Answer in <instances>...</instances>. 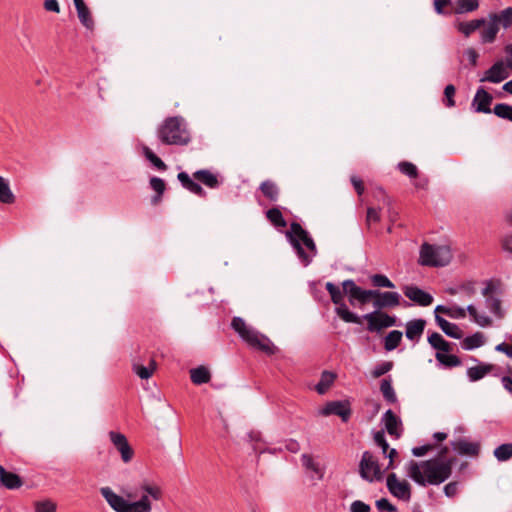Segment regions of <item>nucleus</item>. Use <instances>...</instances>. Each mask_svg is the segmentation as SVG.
Masks as SVG:
<instances>
[{"label":"nucleus","instance_id":"obj_15","mask_svg":"<svg viewBox=\"0 0 512 512\" xmlns=\"http://www.w3.org/2000/svg\"><path fill=\"white\" fill-rule=\"evenodd\" d=\"M373 306L378 309L396 307L400 304V295L397 292H380L373 290Z\"/></svg>","mask_w":512,"mask_h":512},{"label":"nucleus","instance_id":"obj_35","mask_svg":"<svg viewBox=\"0 0 512 512\" xmlns=\"http://www.w3.org/2000/svg\"><path fill=\"white\" fill-rule=\"evenodd\" d=\"M260 190L262 191L263 195L270 201H276L278 199L279 190L274 182L270 180L262 182L260 185Z\"/></svg>","mask_w":512,"mask_h":512},{"label":"nucleus","instance_id":"obj_52","mask_svg":"<svg viewBox=\"0 0 512 512\" xmlns=\"http://www.w3.org/2000/svg\"><path fill=\"white\" fill-rule=\"evenodd\" d=\"M452 5V0H434V10L438 15H444L447 12L445 8Z\"/></svg>","mask_w":512,"mask_h":512},{"label":"nucleus","instance_id":"obj_56","mask_svg":"<svg viewBox=\"0 0 512 512\" xmlns=\"http://www.w3.org/2000/svg\"><path fill=\"white\" fill-rule=\"evenodd\" d=\"M458 492V483L457 482H450L444 486V493L448 497H453Z\"/></svg>","mask_w":512,"mask_h":512},{"label":"nucleus","instance_id":"obj_23","mask_svg":"<svg viewBox=\"0 0 512 512\" xmlns=\"http://www.w3.org/2000/svg\"><path fill=\"white\" fill-rule=\"evenodd\" d=\"M479 7V0H454L452 12L458 15L468 14L477 11Z\"/></svg>","mask_w":512,"mask_h":512},{"label":"nucleus","instance_id":"obj_42","mask_svg":"<svg viewBox=\"0 0 512 512\" xmlns=\"http://www.w3.org/2000/svg\"><path fill=\"white\" fill-rule=\"evenodd\" d=\"M380 390H381L383 397L385 398L386 401H388L389 403L396 402L397 397H396L395 391L392 387L390 380H388V379L382 380L381 385H380Z\"/></svg>","mask_w":512,"mask_h":512},{"label":"nucleus","instance_id":"obj_48","mask_svg":"<svg viewBox=\"0 0 512 512\" xmlns=\"http://www.w3.org/2000/svg\"><path fill=\"white\" fill-rule=\"evenodd\" d=\"M35 512H56V504L49 500L36 501L34 504Z\"/></svg>","mask_w":512,"mask_h":512},{"label":"nucleus","instance_id":"obj_7","mask_svg":"<svg viewBox=\"0 0 512 512\" xmlns=\"http://www.w3.org/2000/svg\"><path fill=\"white\" fill-rule=\"evenodd\" d=\"M452 259V252L447 245L424 243L420 248L419 263L423 266H446Z\"/></svg>","mask_w":512,"mask_h":512},{"label":"nucleus","instance_id":"obj_11","mask_svg":"<svg viewBox=\"0 0 512 512\" xmlns=\"http://www.w3.org/2000/svg\"><path fill=\"white\" fill-rule=\"evenodd\" d=\"M367 321V329L370 332H379L380 330L392 327L396 323V318L381 311H374L363 316Z\"/></svg>","mask_w":512,"mask_h":512},{"label":"nucleus","instance_id":"obj_54","mask_svg":"<svg viewBox=\"0 0 512 512\" xmlns=\"http://www.w3.org/2000/svg\"><path fill=\"white\" fill-rule=\"evenodd\" d=\"M366 221L368 225H371L373 223H377L380 221V212L379 210L375 208H368L367 210V216Z\"/></svg>","mask_w":512,"mask_h":512},{"label":"nucleus","instance_id":"obj_17","mask_svg":"<svg viewBox=\"0 0 512 512\" xmlns=\"http://www.w3.org/2000/svg\"><path fill=\"white\" fill-rule=\"evenodd\" d=\"M507 68V64H505L503 61H497L486 71L485 76L481 79V81L500 83L509 76Z\"/></svg>","mask_w":512,"mask_h":512},{"label":"nucleus","instance_id":"obj_60","mask_svg":"<svg viewBox=\"0 0 512 512\" xmlns=\"http://www.w3.org/2000/svg\"><path fill=\"white\" fill-rule=\"evenodd\" d=\"M494 455L499 461H506L512 457V450H494Z\"/></svg>","mask_w":512,"mask_h":512},{"label":"nucleus","instance_id":"obj_37","mask_svg":"<svg viewBox=\"0 0 512 512\" xmlns=\"http://www.w3.org/2000/svg\"><path fill=\"white\" fill-rule=\"evenodd\" d=\"M334 380L335 375L333 373L324 371L321 375L320 381L315 387L316 391L321 395L325 394L333 384Z\"/></svg>","mask_w":512,"mask_h":512},{"label":"nucleus","instance_id":"obj_46","mask_svg":"<svg viewBox=\"0 0 512 512\" xmlns=\"http://www.w3.org/2000/svg\"><path fill=\"white\" fill-rule=\"evenodd\" d=\"M110 441L116 448H130L126 436L122 433L111 431L109 433Z\"/></svg>","mask_w":512,"mask_h":512},{"label":"nucleus","instance_id":"obj_12","mask_svg":"<svg viewBox=\"0 0 512 512\" xmlns=\"http://www.w3.org/2000/svg\"><path fill=\"white\" fill-rule=\"evenodd\" d=\"M344 292L348 295L350 304L354 305L356 302L364 305L372 299L373 290H365L357 286L351 279L342 282Z\"/></svg>","mask_w":512,"mask_h":512},{"label":"nucleus","instance_id":"obj_63","mask_svg":"<svg viewBox=\"0 0 512 512\" xmlns=\"http://www.w3.org/2000/svg\"><path fill=\"white\" fill-rule=\"evenodd\" d=\"M465 55L467 56L469 62L475 66L477 64V59H478V53L476 52L475 49L473 48H468L466 51H465Z\"/></svg>","mask_w":512,"mask_h":512},{"label":"nucleus","instance_id":"obj_34","mask_svg":"<svg viewBox=\"0 0 512 512\" xmlns=\"http://www.w3.org/2000/svg\"><path fill=\"white\" fill-rule=\"evenodd\" d=\"M402 336L403 334L399 330H393L389 332L384 339L385 350L392 351L396 349L402 340Z\"/></svg>","mask_w":512,"mask_h":512},{"label":"nucleus","instance_id":"obj_31","mask_svg":"<svg viewBox=\"0 0 512 512\" xmlns=\"http://www.w3.org/2000/svg\"><path fill=\"white\" fill-rule=\"evenodd\" d=\"M78 17L81 21V23L86 26L87 28H90L93 24V21L90 17L89 9L86 7L83 0H73Z\"/></svg>","mask_w":512,"mask_h":512},{"label":"nucleus","instance_id":"obj_51","mask_svg":"<svg viewBox=\"0 0 512 512\" xmlns=\"http://www.w3.org/2000/svg\"><path fill=\"white\" fill-rule=\"evenodd\" d=\"M376 507L381 512H395L396 507L392 505L386 498H381L376 501Z\"/></svg>","mask_w":512,"mask_h":512},{"label":"nucleus","instance_id":"obj_25","mask_svg":"<svg viewBox=\"0 0 512 512\" xmlns=\"http://www.w3.org/2000/svg\"><path fill=\"white\" fill-rule=\"evenodd\" d=\"M435 314H445L453 319H463L466 317L467 314V308H463L457 305L453 306H444V305H438L436 306L434 310Z\"/></svg>","mask_w":512,"mask_h":512},{"label":"nucleus","instance_id":"obj_22","mask_svg":"<svg viewBox=\"0 0 512 512\" xmlns=\"http://www.w3.org/2000/svg\"><path fill=\"white\" fill-rule=\"evenodd\" d=\"M0 481L4 487L11 490L18 489L23 484L17 474L6 471L2 465H0Z\"/></svg>","mask_w":512,"mask_h":512},{"label":"nucleus","instance_id":"obj_53","mask_svg":"<svg viewBox=\"0 0 512 512\" xmlns=\"http://www.w3.org/2000/svg\"><path fill=\"white\" fill-rule=\"evenodd\" d=\"M455 87L452 84H449L444 89V95L446 98V105L448 107H453L455 105L454 95H455Z\"/></svg>","mask_w":512,"mask_h":512},{"label":"nucleus","instance_id":"obj_38","mask_svg":"<svg viewBox=\"0 0 512 512\" xmlns=\"http://www.w3.org/2000/svg\"><path fill=\"white\" fill-rule=\"evenodd\" d=\"M14 200L15 197L10 189L8 181L0 176V202L4 204H11Z\"/></svg>","mask_w":512,"mask_h":512},{"label":"nucleus","instance_id":"obj_30","mask_svg":"<svg viewBox=\"0 0 512 512\" xmlns=\"http://www.w3.org/2000/svg\"><path fill=\"white\" fill-rule=\"evenodd\" d=\"M428 342L429 344L437 350V352H449L451 350V345L449 342H447L443 337L442 335H440L439 333L435 332V333H432L429 337H428Z\"/></svg>","mask_w":512,"mask_h":512},{"label":"nucleus","instance_id":"obj_3","mask_svg":"<svg viewBox=\"0 0 512 512\" xmlns=\"http://www.w3.org/2000/svg\"><path fill=\"white\" fill-rule=\"evenodd\" d=\"M156 134L158 140L164 145L185 146L191 141L187 124L181 116L165 118L158 126Z\"/></svg>","mask_w":512,"mask_h":512},{"label":"nucleus","instance_id":"obj_26","mask_svg":"<svg viewBox=\"0 0 512 512\" xmlns=\"http://www.w3.org/2000/svg\"><path fill=\"white\" fill-rule=\"evenodd\" d=\"M467 313L471 317V320L480 327H490L493 325L492 318L484 313H480L472 304L467 306Z\"/></svg>","mask_w":512,"mask_h":512},{"label":"nucleus","instance_id":"obj_49","mask_svg":"<svg viewBox=\"0 0 512 512\" xmlns=\"http://www.w3.org/2000/svg\"><path fill=\"white\" fill-rule=\"evenodd\" d=\"M371 282L376 287L394 288L395 285L383 274H374L370 277Z\"/></svg>","mask_w":512,"mask_h":512},{"label":"nucleus","instance_id":"obj_41","mask_svg":"<svg viewBox=\"0 0 512 512\" xmlns=\"http://www.w3.org/2000/svg\"><path fill=\"white\" fill-rule=\"evenodd\" d=\"M156 369V363L154 360H151L149 366L145 367L142 365L134 364L133 371L141 378V379H149Z\"/></svg>","mask_w":512,"mask_h":512},{"label":"nucleus","instance_id":"obj_27","mask_svg":"<svg viewBox=\"0 0 512 512\" xmlns=\"http://www.w3.org/2000/svg\"><path fill=\"white\" fill-rule=\"evenodd\" d=\"M190 378L194 384L201 385L210 381L211 374L205 366H199L190 370Z\"/></svg>","mask_w":512,"mask_h":512},{"label":"nucleus","instance_id":"obj_20","mask_svg":"<svg viewBox=\"0 0 512 512\" xmlns=\"http://www.w3.org/2000/svg\"><path fill=\"white\" fill-rule=\"evenodd\" d=\"M486 19L478 18L470 21L459 22L455 25L458 32L468 38L471 34H473L476 30L482 27L485 29Z\"/></svg>","mask_w":512,"mask_h":512},{"label":"nucleus","instance_id":"obj_43","mask_svg":"<svg viewBox=\"0 0 512 512\" xmlns=\"http://www.w3.org/2000/svg\"><path fill=\"white\" fill-rule=\"evenodd\" d=\"M268 220L276 227H285L287 225L281 211L278 208L269 209L266 212Z\"/></svg>","mask_w":512,"mask_h":512},{"label":"nucleus","instance_id":"obj_39","mask_svg":"<svg viewBox=\"0 0 512 512\" xmlns=\"http://www.w3.org/2000/svg\"><path fill=\"white\" fill-rule=\"evenodd\" d=\"M437 361L446 367H456L461 364L460 359L456 355L448 354V352H436Z\"/></svg>","mask_w":512,"mask_h":512},{"label":"nucleus","instance_id":"obj_13","mask_svg":"<svg viewBox=\"0 0 512 512\" xmlns=\"http://www.w3.org/2000/svg\"><path fill=\"white\" fill-rule=\"evenodd\" d=\"M387 488L389 492L398 499L409 501L411 498L409 483L405 480H399L394 473H391L387 477Z\"/></svg>","mask_w":512,"mask_h":512},{"label":"nucleus","instance_id":"obj_58","mask_svg":"<svg viewBox=\"0 0 512 512\" xmlns=\"http://www.w3.org/2000/svg\"><path fill=\"white\" fill-rule=\"evenodd\" d=\"M501 245L506 252L512 255V232L503 237Z\"/></svg>","mask_w":512,"mask_h":512},{"label":"nucleus","instance_id":"obj_50","mask_svg":"<svg viewBox=\"0 0 512 512\" xmlns=\"http://www.w3.org/2000/svg\"><path fill=\"white\" fill-rule=\"evenodd\" d=\"M393 367V363L391 361L383 362L374 367L371 374L373 378H379L380 376L389 372Z\"/></svg>","mask_w":512,"mask_h":512},{"label":"nucleus","instance_id":"obj_18","mask_svg":"<svg viewBox=\"0 0 512 512\" xmlns=\"http://www.w3.org/2000/svg\"><path fill=\"white\" fill-rule=\"evenodd\" d=\"M492 96L483 88H479L472 101V106L476 112L490 113Z\"/></svg>","mask_w":512,"mask_h":512},{"label":"nucleus","instance_id":"obj_61","mask_svg":"<svg viewBox=\"0 0 512 512\" xmlns=\"http://www.w3.org/2000/svg\"><path fill=\"white\" fill-rule=\"evenodd\" d=\"M43 6L47 11L60 12V7L56 0H45Z\"/></svg>","mask_w":512,"mask_h":512},{"label":"nucleus","instance_id":"obj_21","mask_svg":"<svg viewBox=\"0 0 512 512\" xmlns=\"http://www.w3.org/2000/svg\"><path fill=\"white\" fill-rule=\"evenodd\" d=\"M435 320L441 330L449 337L454 339H460L462 337L463 333L458 325L447 321L439 314H435Z\"/></svg>","mask_w":512,"mask_h":512},{"label":"nucleus","instance_id":"obj_29","mask_svg":"<svg viewBox=\"0 0 512 512\" xmlns=\"http://www.w3.org/2000/svg\"><path fill=\"white\" fill-rule=\"evenodd\" d=\"M485 343V336L481 332H475L474 334L467 336L463 342L462 347L465 350H473L481 347Z\"/></svg>","mask_w":512,"mask_h":512},{"label":"nucleus","instance_id":"obj_1","mask_svg":"<svg viewBox=\"0 0 512 512\" xmlns=\"http://www.w3.org/2000/svg\"><path fill=\"white\" fill-rule=\"evenodd\" d=\"M454 458L447 450L428 460H410L405 465L406 475L420 486L440 485L452 474Z\"/></svg>","mask_w":512,"mask_h":512},{"label":"nucleus","instance_id":"obj_8","mask_svg":"<svg viewBox=\"0 0 512 512\" xmlns=\"http://www.w3.org/2000/svg\"><path fill=\"white\" fill-rule=\"evenodd\" d=\"M327 291L329 292L331 296V300L334 304L337 305L335 312L336 314L347 323H356L360 324L361 320L359 316H357L355 313L351 312L348 307L343 303V293L337 287L331 282H327L325 285Z\"/></svg>","mask_w":512,"mask_h":512},{"label":"nucleus","instance_id":"obj_32","mask_svg":"<svg viewBox=\"0 0 512 512\" xmlns=\"http://www.w3.org/2000/svg\"><path fill=\"white\" fill-rule=\"evenodd\" d=\"M486 306L497 319H503L505 317V310L502 307L500 298L488 297L486 299Z\"/></svg>","mask_w":512,"mask_h":512},{"label":"nucleus","instance_id":"obj_19","mask_svg":"<svg viewBox=\"0 0 512 512\" xmlns=\"http://www.w3.org/2000/svg\"><path fill=\"white\" fill-rule=\"evenodd\" d=\"M426 321L424 319H413L406 323L405 336L411 341H418L425 329Z\"/></svg>","mask_w":512,"mask_h":512},{"label":"nucleus","instance_id":"obj_9","mask_svg":"<svg viewBox=\"0 0 512 512\" xmlns=\"http://www.w3.org/2000/svg\"><path fill=\"white\" fill-rule=\"evenodd\" d=\"M301 465L312 480H321L324 477L326 462L320 455L313 452H304L300 458Z\"/></svg>","mask_w":512,"mask_h":512},{"label":"nucleus","instance_id":"obj_47","mask_svg":"<svg viewBox=\"0 0 512 512\" xmlns=\"http://www.w3.org/2000/svg\"><path fill=\"white\" fill-rule=\"evenodd\" d=\"M398 169L401 173L407 175L410 178H416L418 176V169L417 167L407 161H402L398 164Z\"/></svg>","mask_w":512,"mask_h":512},{"label":"nucleus","instance_id":"obj_59","mask_svg":"<svg viewBox=\"0 0 512 512\" xmlns=\"http://www.w3.org/2000/svg\"><path fill=\"white\" fill-rule=\"evenodd\" d=\"M351 183L354 186V188H355L356 192L358 193V195H362L363 192H364L363 181L359 177H357V176H352L351 177Z\"/></svg>","mask_w":512,"mask_h":512},{"label":"nucleus","instance_id":"obj_16","mask_svg":"<svg viewBox=\"0 0 512 512\" xmlns=\"http://www.w3.org/2000/svg\"><path fill=\"white\" fill-rule=\"evenodd\" d=\"M403 293L409 300L419 306L426 307L431 305L433 302V297L431 294L414 285L404 286Z\"/></svg>","mask_w":512,"mask_h":512},{"label":"nucleus","instance_id":"obj_5","mask_svg":"<svg viewBox=\"0 0 512 512\" xmlns=\"http://www.w3.org/2000/svg\"><path fill=\"white\" fill-rule=\"evenodd\" d=\"M485 19V29L480 31V41L482 44H491L495 42L501 28L507 30L512 26V7L490 12Z\"/></svg>","mask_w":512,"mask_h":512},{"label":"nucleus","instance_id":"obj_64","mask_svg":"<svg viewBox=\"0 0 512 512\" xmlns=\"http://www.w3.org/2000/svg\"><path fill=\"white\" fill-rule=\"evenodd\" d=\"M505 53L507 54V67L512 70V44H508L505 46Z\"/></svg>","mask_w":512,"mask_h":512},{"label":"nucleus","instance_id":"obj_45","mask_svg":"<svg viewBox=\"0 0 512 512\" xmlns=\"http://www.w3.org/2000/svg\"><path fill=\"white\" fill-rule=\"evenodd\" d=\"M496 116L512 122V106L508 104H496L493 108Z\"/></svg>","mask_w":512,"mask_h":512},{"label":"nucleus","instance_id":"obj_2","mask_svg":"<svg viewBox=\"0 0 512 512\" xmlns=\"http://www.w3.org/2000/svg\"><path fill=\"white\" fill-rule=\"evenodd\" d=\"M140 489L144 494L135 502L125 500L110 487H102L100 493L115 512H151L152 505L149 497L154 500H160L163 496L162 489L159 485L149 481L142 482Z\"/></svg>","mask_w":512,"mask_h":512},{"label":"nucleus","instance_id":"obj_62","mask_svg":"<svg viewBox=\"0 0 512 512\" xmlns=\"http://www.w3.org/2000/svg\"><path fill=\"white\" fill-rule=\"evenodd\" d=\"M497 287H498V283H496L492 280L488 281L486 283L485 288L482 290V295L488 298V296L490 294H492L494 291H496Z\"/></svg>","mask_w":512,"mask_h":512},{"label":"nucleus","instance_id":"obj_57","mask_svg":"<svg viewBox=\"0 0 512 512\" xmlns=\"http://www.w3.org/2000/svg\"><path fill=\"white\" fill-rule=\"evenodd\" d=\"M512 341V337H511ZM496 351L502 352L506 354L510 359H512V344L500 343L496 346Z\"/></svg>","mask_w":512,"mask_h":512},{"label":"nucleus","instance_id":"obj_44","mask_svg":"<svg viewBox=\"0 0 512 512\" xmlns=\"http://www.w3.org/2000/svg\"><path fill=\"white\" fill-rule=\"evenodd\" d=\"M145 157L159 170H166V164L147 146L142 148Z\"/></svg>","mask_w":512,"mask_h":512},{"label":"nucleus","instance_id":"obj_36","mask_svg":"<svg viewBox=\"0 0 512 512\" xmlns=\"http://www.w3.org/2000/svg\"><path fill=\"white\" fill-rule=\"evenodd\" d=\"M458 432L460 435L455 438V440L452 442L453 448H479L478 443H474L469 441V439L462 434L464 433V429L462 427H458L455 430V433Z\"/></svg>","mask_w":512,"mask_h":512},{"label":"nucleus","instance_id":"obj_10","mask_svg":"<svg viewBox=\"0 0 512 512\" xmlns=\"http://www.w3.org/2000/svg\"><path fill=\"white\" fill-rule=\"evenodd\" d=\"M359 468L361 477L369 482L382 478V465L379 464L378 458L369 451L364 452Z\"/></svg>","mask_w":512,"mask_h":512},{"label":"nucleus","instance_id":"obj_55","mask_svg":"<svg viewBox=\"0 0 512 512\" xmlns=\"http://www.w3.org/2000/svg\"><path fill=\"white\" fill-rule=\"evenodd\" d=\"M351 512H370V506L360 500L352 502L350 506Z\"/></svg>","mask_w":512,"mask_h":512},{"label":"nucleus","instance_id":"obj_14","mask_svg":"<svg viewBox=\"0 0 512 512\" xmlns=\"http://www.w3.org/2000/svg\"><path fill=\"white\" fill-rule=\"evenodd\" d=\"M319 414L322 416L337 415L342 421L346 422L350 418L351 408L348 401H331L324 407L319 409Z\"/></svg>","mask_w":512,"mask_h":512},{"label":"nucleus","instance_id":"obj_4","mask_svg":"<svg viewBox=\"0 0 512 512\" xmlns=\"http://www.w3.org/2000/svg\"><path fill=\"white\" fill-rule=\"evenodd\" d=\"M286 235L304 265H308L317 252L313 239L308 235L307 231L296 222L290 225V229Z\"/></svg>","mask_w":512,"mask_h":512},{"label":"nucleus","instance_id":"obj_40","mask_svg":"<svg viewBox=\"0 0 512 512\" xmlns=\"http://www.w3.org/2000/svg\"><path fill=\"white\" fill-rule=\"evenodd\" d=\"M150 186L157 193V195L155 197H153V200H152V202L154 204H157L160 201V199L165 191V188H166L165 182L163 179H161L159 177H152L150 179Z\"/></svg>","mask_w":512,"mask_h":512},{"label":"nucleus","instance_id":"obj_24","mask_svg":"<svg viewBox=\"0 0 512 512\" xmlns=\"http://www.w3.org/2000/svg\"><path fill=\"white\" fill-rule=\"evenodd\" d=\"M383 421L387 432L391 436L398 438L401 432V422L391 410L386 411L383 416Z\"/></svg>","mask_w":512,"mask_h":512},{"label":"nucleus","instance_id":"obj_6","mask_svg":"<svg viewBox=\"0 0 512 512\" xmlns=\"http://www.w3.org/2000/svg\"><path fill=\"white\" fill-rule=\"evenodd\" d=\"M231 326L235 332L238 333L241 339L249 346L259 349L269 355L276 352V347L270 339L249 327L242 318L234 317Z\"/></svg>","mask_w":512,"mask_h":512},{"label":"nucleus","instance_id":"obj_28","mask_svg":"<svg viewBox=\"0 0 512 512\" xmlns=\"http://www.w3.org/2000/svg\"><path fill=\"white\" fill-rule=\"evenodd\" d=\"M194 178L198 181L202 182L204 185L209 188H215L218 186L219 181L217 176L210 172L209 170H199L193 174Z\"/></svg>","mask_w":512,"mask_h":512},{"label":"nucleus","instance_id":"obj_33","mask_svg":"<svg viewBox=\"0 0 512 512\" xmlns=\"http://www.w3.org/2000/svg\"><path fill=\"white\" fill-rule=\"evenodd\" d=\"M491 370L492 365L482 364L468 368L467 375L471 381H478L486 376Z\"/></svg>","mask_w":512,"mask_h":512}]
</instances>
